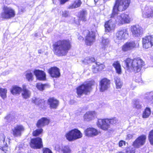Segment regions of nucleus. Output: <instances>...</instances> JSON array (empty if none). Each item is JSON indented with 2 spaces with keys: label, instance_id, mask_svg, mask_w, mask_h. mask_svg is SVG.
<instances>
[{
  "label": "nucleus",
  "instance_id": "47",
  "mask_svg": "<svg viewBox=\"0 0 153 153\" xmlns=\"http://www.w3.org/2000/svg\"><path fill=\"white\" fill-rule=\"evenodd\" d=\"M125 145L126 143L125 141L122 140H120L119 143V146L120 147H122L123 146H125Z\"/></svg>",
  "mask_w": 153,
  "mask_h": 153
},
{
  "label": "nucleus",
  "instance_id": "13",
  "mask_svg": "<svg viewBox=\"0 0 153 153\" xmlns=\"http://www.w3.org/2000/svg\"><path fill=\"white\" fill-rule=\"evenodd\" d=\"M143 47L148 49L153 46V36H148L143 37L142 39Z\"/></svg>",
  "mask_w": 153,
  "mask_h": 153
},
{
  "label": "nucleus",
  "instance_id": "15",
  "mask_svg": "<svg viewBox=\"0 0 153 153\" xmlns=\"http://www.w3.org/2000/svg\"><path fill=\"white\" fill-rule=\"evenodd\" d=\"M146 138V136L145 135H143L139 136L133 142V146L139 148L143 146L145 143Z\"/></svg>",
  "mask_w": 153,
  "mask_h": 153
},
{
  "label": "nucleus",
  "instance_id": "32",
  "mask_svg": "<svg viewBox=\"0 0 153 153\" xmlns=\"http://www.w3.org/2000/svg\"><path fill=\"white\" fill-rule=\"evenodd\" d=\"M114 80L117 89L120 88L123 85V82L121 81L120 78L116 77L114 78Z\"/></svg>",
  "mask_w": 153,
  "mask_h": 153
},
{
  "label": "nucleus",
  "instance_id": "40",
  "mask_svg": "<svg viewBox=\"0 0 153 153\" xmlns=\"http://www.w3.org/2000/svg\"><path fill=\"white\" fill-rule=\"evenodd\" d=\"M43 131V129L42 128L38 129L34 131L33 134L34 136H38Z\"/></svg>",
  "mask_w": 153,
  "mask_h": 153
},
{
  "label": "nucleus",
  "instance_id": "37",
  "mask_svg": "<svg viewBox=\"0 0 153 153\" xmlns=\"http://www.w3.org/2000/svg\"><path fill=\"white\" fill-rule=\"evenodd\" d=\"M25 76L28 81H32L33 79V75L30 72H27L26 73Z\"/></svg>",
  "mask_w": 153,
  "mask_h": 153
},
{
  "label": "nucleus",
  "instance_id": "8",
  "mask_svg": "<svg viewBox=\"0 0 153 153\" xmlns=\"http://www.w3.org/2000/svg\"><path fill=\"white\" fill-rule=\"evenodd\" d=\"M137 46V44L134 41H128L122 46L121 50L124 53H128L134 50Z\"/></svg>",
  "mask_w": 153,
  "mask_h": 153
},
{
  "label": "nucleus",
  "instance_id": "30",
  "mask_svg": "<svg viewBox=\"0 0 153 153\" xmlns=\"http://www.w3.org/2000/svg\"><path fill=\"white\" fill-rule=\"evenodd\" d=\"M82 3L81 0H75L73 4L68 6V8L73 9L79 7L80 6Z\"/></svg>",
  "mask_w": 153,
  "mask_h": 153
},
{
  "label": "nucleus",
  "instance_id": "21",
  "mask_svg": "<svg viewBox=\"0 0 153 153\" xmlns=\"http://www.w3.org/2000/svg\"><path fill=\"white\" fill-rule=\"evenodd\" d=\"M48 72L51 76L53 77H58L60 75L59 70L56 67L51 68L49 70Z\"/></svg>",
  "mask_w": 153,
  "mask_h": 153
},
{
  "label": "nucleus",
  "instance_id": "23",
  "mask_svg": "<svg viewBox=\"0 0 153 153\" xmlns=\"http://www.w3.org/2000/svg\"><path fill=\"white\" fill-rule=\"evenodd\" d=\"M87 11L85 10H82L79 12L78 16L79 20L85 22L87 20Z\"/></svg>",
  "mask_w": 153,
  "mask_h": 153
},
{
  "label": "nucleus",
  "instance_id": "54",
  "mask_svg": "<svg viewBox=\"0 0 153 153\" xmlns=\"http://www.w3.org/2000/svg\"><path fill=\"white\" fill-rule=\"evenodd\" d=\"M97 69V68H94V70H93V72L94 73H96V71H95L94 70H96V69Z\"/></svg>",
  "mask_w": 153,
  "mask_h": 153
},
{
  "label": "nucleus",
  "instance_id": "16",
  "mask_svg": "<svg viewBox=\"0 0 153 153\" xmlns=\"http://www.w3.org/2000/svg\"><path fill=\"white\" fill-rule=\"evenodd\" d=\"M85 32L87 34L85 37V42L87 45H90L95 40V33L93 31L90 32L88 30L85 31Z\"/></svg>",
  "mask_w": 153,
  "mask_h": 153
},
{
  "label": "nucleus",
  "instance_id": "24",
  "mask_svg": "<svg viewBox=\"0 0 153 153\" xmlns=\"http://www.w3.org/2000/svg\"><path fill=\"white\" fill-rule=\"evenodd\" d=\"M21 92L23 98L27 99L30 97L31 95V92L24 86L22 87Z\"/></svg>",
  "mask_w": 153,
  "mask_h": 153
},
{
  "label": "nucleus",
  "instance_id": "22",
  "mask_svg": "<svg viewBox=\"0 0 153 153\" xmlns=\"http://www.w3.org/2000/svg\"><path fill=\"white\" fill-rule=\"evenodd\" d=\"M49 122L48 119L43 117L39 120L36 123V126L38 128H41L48 124Z\"/></svg>",
  "mask_w": 153,
  "mask_h": 153
},
{
  "label": "nucleus",
  "instance_id": "25",
  "mask_svg": "<svg viewBox=\"0 0 153 153\" xmlns=\"http://www.w3.org/2000/svg\"><path fill=\"white\" fill-rule=\"evenodd\" d=\"M96 115V113L94 111L87 112L84 115V118L87 121L92 120Z\"/></svg>",
  "mask_w": 153,
  "mask_h": 153
},
{
  "label": "nucleus",
  "instance_id": "11",
  "mask_svg": "<svg viewBox=\"0 0 153 153\" xmlns=\"http://www.w3.org/2000/svg\"><path fill=\"white\" fill-rule=\"evenodd\" d=\"M15 15L14 10L10 8L4 7V11L1 14V17L4 19H10L14 17Z\"/></svg>",
  "mask_w": 153,
  "mask_h": 153
},
{
  "label": "nucleus",
  "instance_id": "17",
  "mask_svg": "<svg viewBox=\"0 0 153 153\" xmlns=\"http://www.w3.org/2000/svg\"><path fill=\"white\" fill-rule=\"evenodd\" d=\"M84 133L86 136L89 137H93L98 135L100 132L94 128L89 127L85 129Z\"/></svg>",
  "mask_w": 153,
  "mask_h": 153
},
{
  "label": "nucleus",
  "instance_id": "35",
  "mask_svg": "<svg viewBox=\"0 0 153 153\" xmlns=\"http://www.w3.org/2000/svg\"><path fill=\"white\" fill-rule=\"evenodd\" d=\"M151 113L150 109L149 108H146L145 111L143 112V117L144 118L148 117Z\"/></svg>",
  "mask_w": 153,
  "mask_h": 153
},
{
  "label": "nucleus",
  "instance_id": "51",
  "mask_svg": "<svg viewBox=\"0 0 153 153\" xmlns=\"http://www.w3.org/2000/svg\"><path fill=\"white\" fill-rule=\"evenodd\" d=\"M9 116H7L5 118V119H6V120H8V118H9Z\"/></svg>",
  "mask_w": 153,
  "mask_h": 153
},
{
  "label": "nucleus",
  "instance_id": "14",
  "mask_svg": "<svg viewBox=\"0 0 153 153\" xmlns=\"http://www.w3.org/2000/svg\"><path fill=\"white\" fill-rule=\"evenodd\" d=\"M30 146L34 149L41 148L43 146L42 140L40 137H37L31 139Z\"/></svg>",
  "mask_w": 153,
  "mask_h": 153
},
{
  "label": "nucleus",
  "instance_id": "6",
  "mask_svg": "<svg viewBox=\"0 0 153 153\" xmlns=\"http://www.w3.org/2000/svg\"><path fill=\"white\" fill-rule=\"evenodd\" d=\"M10 140L3 133L0 132V153H7L6 151L8 149L7 144Z\"/></svg>",
  "mask_w": 153,
  "mask_h": 153
},
{
  "label": "nucleus",
  "instance_id": "41",
  "mask_svg": "<svg viewBox=\"0 0 153 153\" xmlns=\"http://www.w3.org/2000/svg\"><path fill=\"white\" fill-rule=\"evenodd\" d=\"M148 138L150 144L153 145V130L149 132Z\"/></svg>",
  "mask_w": 153,
  "mask_h": 153
},
{
  "label": "nucleus",
  "instance_id": "52",
  "mask_svg": "<svg viewBox=\"0 0 153 153\" xmlns=\"http://www.w3.org/2000/svg\"><path fill=\"white\" fill-rule=\"evenodd\" d=\"M78 39H79L82 40L83 39V38L82 36H80L79 37Z\"/></svg>",
  "mask_w": 153,
  "mask_h": 153
},
{
  "label": "nucleus",
  "instance_id": "55",
  "mask_svg": "<svg viewBox=\"0 0 153 153\" xmlns=\"http://www.w3.org/2000/svg\"><path fill=\"white\" fill-rule=\"evenodd\" d=\"M99 0H94L95 4H96L98 2Z\"/></svg>",
  "mask_w": 153,
  "mask_h": 153
},
{
  "label": "nucleus",
  "instance_id": "9",
  "mask_svg": "<svg viewBox=\"0 0 153 153\" xmlns=\"http://www.w3.org/2000/svg\"><path fill=\"white\" fill-rule=\"evenodd\" d=\"M97 124L99 128L103 130H107L110 127L108 119H99Z\"/></svg>",
  "mask_w": 153,
  "mask_h": 153
},
{
  "label": "nucleus",
  "instance_id": "42",
  "mask_svg": "<svg viewBox=\"0 0 153 153\" xmlns=\"http://www.w3.org/2000/svg\"><path fill=\"white\" fill-rule=\"evenodd\" d=\"M141 103L139 102L136 101L135 102V103H134L135 107L137 109H140L142 107V105L141 104Z\"/></svg>",
  "mask_w": 153,
  "mask_h": 153
},
{
  "label": "nucleus",
  "instance_id": "48",
  "mask_svg": "<svg viewBox=\"0 0 153 153\" xmlns=\"http://www.w3.org/2000/svg\"><path fill=\"white\" fill-rule=\"evenodd\" d=\"M68 12L67 11H64L62 12V15L63 17H66L68 16Z\"/></svg>",
  "mask_w": 153,
  "mask_h": 153
},
{
  "label": "nucleus",
  "instance_id": "7",
  "mask_svg": "<svg viewBox=\"0 0 153 153\" xmlns=\"http://www.w3.org/2000/svg\"><path fill=\"white\" fill-rule=\"evenodd\" d=\"M128 31L127 28H123L118 30L116 34V42L127 39L128 36Z\"/></svg>",
  "mask_w": 153,
  "mask_h": 153
},
{
  "label": "nucleus",
  "instance_id": "1",
  "mask_svg": "<svg viewBox=\"0 0 153 153\" xmlns=\"http://www.w3.org/2000/svg\"><path fill=\"white\" fill-rule=\"evenodd\" d=\"M130 2V0H116L115 4L113 8L112 13L111 14V19L106 22L105 25V31L106 32L113 31L117 24L120 25L125 24L129 23L131 18L126 14H120V11L126 9Z\"/></svg>",
  "mask_w": 153,
  "mask_h": 153
},
{
  "label": "nucleus",
  "instance_id": "3",
  "mask_svg": "<svg viewBox=\"0 0 153 153\" xmlns=\"http://www.w3.org/2000/svg\"><path fill=\"white\" fill-rule=\"evenodd\" d=\"M124 63L128 69L131 70L135 73L140 72L144 65V62L139 58L131 59L128 58L124 61Z\"/></svg>",
  "mask_w": 153,
  "mask_h": 153
},
{
  "label": "nucleus",
  "instance_id": "39",
  "mask_svg": "<svg viewBox=\"0 0 153 153\" xmlns=\"http://www.w3.org/2000/svg\"><path fill=\"white\" fill-rule=\"evenodd\" d=\"M45 86L46 85L45 84H42L41 83H38L36 85V87L39 90L42 91L45 89Z\"/></svg>",
  "mask_w": 153,
  "mask_h": 153
},
{
  "label": "nucleus",
  "instance_id": "50",
  "mask_svg": "<svg viewBox=\"0 0 153 153\" xmlns=\"http://www.w3.org/2000/svg\"><path fill=\"white\" fill-rule=\"evenodd\" d=\"M132 135L131 134H128L127 135V138L128 139H130L132 137Z\"/></svg>",
  "mask_w": 153,
  "mask_h": 153
},
{
  "label": "nucleus",
  "instance_id": "56",
  "mask_svg": "<svg viewBox=\"0 0 153 153\" xmlns=\"http://www.w3.org/2000/svg\"><path fill=\"white\" fill-rule=\"evenodd\" d=\"M56 147H56V150H57H57H58V151H60V149H58V148H57V149H57Z\"/></svg>",
  "mask_w": 153,
  "mask_h": 153
},
{
  "label": "nucleus",
  "instance_id": "44",
  "mask_svg": "<svg viewBox=\"0 0 153 153\" xmlns=\"http://www.w3.org/2000/svg\"><path fill=\"white\" fill-rule=\"evenodd\" d=\"M149 100L153 103V92L149 93Z\"/></svg>",
  "mask_w": 153,
  "mask_h": 153
},
{
  "label": "nucleus",
  "instance_id": "5",
  "mask_svg": "<svg viewBox=\"0 0 153 153\" xmlns=\"http://www.w3.org/2000/svg\"><path fill=\"white\" fill-rule=\"evenodd\" d=\"M65 136L68 141H72L81 138L82 134L78 129L75 128L67 132Z\"/></svg>",
  "mask_w": 153,
  "mask_h": 153
},
{
  "label": "nucleus",
  "instance_id": "20",
  "mask_svg": "<svg viewBox=\"0 0 153 153\" xmlns=\"http://www.w3.org/2000/svg\"><path fill=\"white\" fill-rule=\"evenodd\" d=\"M33 73L38 79L40 80H45L46 74L44 71L35 70L34 71Z\"/></svg>",
  "mask_w": 153,
  "mask_h": 153
},
{
  "label": "nucleus",
  "instance_id": "49",
  "mask_svg": "<svg viewBox=\"0 0 153 153\" xmlns=\"http://www.w3.org/2000/svg\"><path fill=\"white\" fill-rule=\"evenodd\" d=\"M136 82L139 83L141 82L142 79L140 76L136 77L135 79Z\"/></svg>",
  "mask_w": 153,
  "mask_h": 153
},
{
  "label": "nucleus",
  "instance_id": "27",
  "mask_svg": "<svg viewBox=\"0 0 153 153\" xmlns=\"http://www.w3.org/2000/svg\"><path fill=\"white\" fill-rule=\"evenodd\" d=\"M22 88L17 85L13 86L10 89L11 93L13 95H19L21 92Z\"/></svg>",
  "mask_w": 153,
  "mask_h": 153
},
{
  "label": "nucleus",
  "instance_id": "10",
  "mask_svg": "<svg viewBox=\"0 0 153 153\" xmlns=\"http://www.w3.org/2000/svg\"><path fill=\"white\" fill-rule=\"evenodd\" d=\"M130 30L132 36L136 37L141 36L143 32V28L138 25L131 26L130 27Z\"/></svg>",
  "mask_w": 153,
  "mask_h": 153
},
{
  "label": "nucleus",
  "instance_id": "31",
  "mask_svg": "<svg viewBox=\"0 0 153 153\" xmlns=\"http://www.w3.org/2000/svg\"><path fill=\"white\" fill-rule=\"evenodd\" d=\"M32 102L39 105H44V100L39 98L33 97L32 99Z\"/></svg>",
  "mask_w": 153,
  "mask_h": 153
},
{
  "label": "nucleus",
  "instance_id": "46",
  "mask_svg": "<svg viewBox=\"0 0 153 153\" xmlns=\"http://www.w3.org/2000/svg\"><path fill=\"white\" fill-rule=\"evenodd\" d=\"M43 153H52L51 151L48 148H45L43 149Z\"/></svg>",
  "mask_w": 153,
  "mask_h": 153
},
{
  "label": "nucleus",
  "instance_id": "28",
  "mask_svg": "<svg viewBox=\"0 0 153 153\" xmlns=\"http://www.w3.org/2000/svg\"><path fill=\"white\" fill-rule=\"evenodd\" d=\"M142 16L144 18H149L153 17V9H148V7L145 8V10L143 12Z\"/></svg>",
  "mask_w": 153,
  "mask_h": 153
},
{
  "label": "nucleus",
  "instance_id": "12",
  "mask_svg": "<svg viewBox=\"0 0 153 153\" xmlns=\"http://www.w3.org/2000/svg\"><path fill=\"white\" fill-rule=\"evenodd\" d=\"M24 130L25 128L22 125H18L12 129V134L14 137H20Z\"/></svg>",
  "mask_w": 153,
  "mask_h": 153
},
{
  "label": "nucleus",
  "instance_id": "2",
  "mask_svg": "<svg viewBox=\"0 0 153 153\" xmlns=\"http://www.w3.org/2000/svg\"><path fill=\"white\" fill-rule=\"evenodd\" d=\"M53 47L55 54L58 56H65L71 48V42L68 39L59 40L54 43Z\"/></svg>",
  "mask_w": 153,
  "mask_h": 153
},
{
  "label": "nucleus",
  "instance_id": "33",
  "mask_svg": "<svg viewBox=\"0 0 153 153\" xmlns=\"http://www.w3.org/2000/svg\"><path fill=\"white\" fill-rule=\"evenodd\" d=\"M61 150L63 153H71V150L68 146H62L61 149Z\"/></svg>",
  "mask_w": 153,
  "mask_h": 153
},
{
  "label": "nucleus",
  "instance_id": "34",
  "mask_svg": "<svg viewBox=\"0 0 153 153\" xmlns=\"http://www.w3.org/2000/svg\"><path fill=\"white\" fill-rule=\"evenodd\" d=\"M7 90L6 88H4L0 87V96L3 99L7 97Z\"/></svg>",
  "mask_w": 153,
  "mask_h": 153
},
{
  "label": "nucleus",
  "instance_id": "19",
  "mask_svg": "<svg viewBox=\"0 0 153 153\" xmlns=\"http://www.w3.org/2000/svg\"><path fill=\"white\" fill-rule=\"evenodd\" d=\"M59 103V101L54 97L49 98L48 101V104L51 109H56Z\"/></svg>",
  "mask_w": 153,
  "mask_h": 153
},
{
  "label": "nucleus",
  "instance_id": "38",
  "mask_svg": "<svg viewBox=\"0 0 153 153\" xmlns=\"http://www.w3.org/2000/svg\"><path fill=\"white\" fill-rule=\"evenodd\" d=\"M108 120L109 124L113 125H116L118 122L117 119L115 117L108 119Z\"/></svg>",
  "mask_w": 153,
  "mask_h": 153
},
{
  "label": "nucleus",
  "instance_id": "26",
  "mask_svg": "<svg viewBox=\"0 0 153 153\" xmlns=\"http://www.w3.org/2000/svg\"><path fill=\"white\" fill-rule=\"evenodd\" d=\"M109 40L108 39H104L103 38L102 39V42L101 43L102 46V49H101V51L102 52V53L100 55L101 56H104L105 55V51L104 48L106 47L109 44Z\"/></svg>",
  "mask_w": 153,
  "mask_h": 153
},
{
  "label": "nucleus",
  "instance_id": "18",
  "mask_svg": "<svg viewBox=\"0 0 153 153\" xmlns=\"http://www.w3.org/2000/svg\"><path fill=\"white\" fill-rule=\"evenodd\" d=\"M110 81L106 78L102 79L100 82V90L103 92L107 90L110 86Z\"/></svg>",
  "mask_w": 153,
  "mask_h": 153
},
{
  "label": "nucleus",
  "instance_id": "43",
  "mask_svg": "<svg viewBox=\"0 0 153 153\" xmlns=\"http://www.w3.org/2000/svg\"><path fill=\"white\" fill-rule=\"evenodd\" d=\"M126 152L127 153H135V148H132L127 149Z\"/></svg>",
  "mask_w": 153,
  "mask_h": 153
},
{
  "label": "nucleus",
  "instance_id": "4",
  "mask_svg": "<svg viewBox=\"0 0 153 153\" xmlns=\"http://www.w3.org/2000/svg\"><path fill=\"white\" fill-rule=\"evenodd\" d=\"M95 84L94 81L85 82L77 88V93L79 96L82 94H87L91 90V86Z\"/></svg>",
  "mask_w": 153,
  "mask_h": 153
},
{
  "label": "nucleus",
  "instance_id": "45",
  "mask_svg": "<svg viewBox=\"0 0 153 153\" xmlns=\"http://www.w3.org/2000/svg\"><path fill=\"white\" fill-rule=\"evenodd\" d=\"M96 65L97 67H99V70H101L104 69L105 67L104 65L102 64H100L99 63H97Z\"/></svg>",
  "mask_w": 153,
  "mask_h": 153
},
{
  "label": "nucleus",
  "instance_id": "36",
  "mask_svg": "<svg viewBox=\"0 0 153 153\" xmlns=\"http://www.w3.org/2000/svg\"><path fill=\"white\" fill-rule=\"evenodd\" d=\"M95 61V59L93 57H86L82 61V62L85 64H88L94 62Z\"/></svg>",
  "mask_w": 153,
  "mask_h": 153
},
{
  "label": "nucleus",
  "instance_id": "29",
  "mask_svg": "<svg viewBox=\"0 0 153 153\" xmlns=\"http://www.w3.org/2000/svg\"><path fill=\"white\" fill-rule=\"evenodd\" d=\"M112 65L115 68L116 73L119 74H122V70L121 65L118 61H115L114 62Z\"/></svg>",
  "mask_w": 153,
  "mask_h": 153
},
{
  "label": "nucleus",
  "instance_id": "53",
  "mask_svg": "<svg viewBox=\"0 0 153 153\" xmlns=\"http://www.w3.org/2000/svg\"><path fill=\"white\" fill-rule=\"evenodd\" d=\"M38 52L39 53H41L42 52V50H39L38 51Z\"/></svg>",
  "mask_w": 153,
  "mask_h": 153
}]
</instances>
